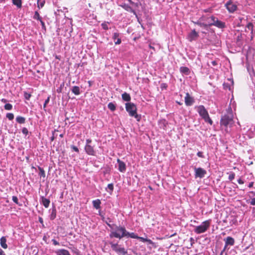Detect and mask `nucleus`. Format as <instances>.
Returning <instances> with one entry per match:
<instances>
[{
    "label": "nucleus",
    "mask_w": 255,
    "mask_h": 255,
    "mask_svg": "<svg viewBox=\"0 0 255 255\" xmlns=\"http://www.w3.org/2000/svg\"><path fill=\"white\" fill-rule=\"evenodd\" d=\"M108 226L112 230L110 237L111 238L113 237L122 239L123 237L128 236L129 233L127 231L126 228L124 227L117 226L115 225H111L107 223Z\"/></svg>",
    "instance_id": "1"
},
{
    "label": "nucleus",
    "mask_w": 255,
    "mask_h": 255,
    "mask_svg": "<svg viewBox=\"0 0 255 255\" xmlns=\"http://www.w3.org/2000/svg\"><path fill=\"white\" fill-rule=\"evenodd\" d=\"M197 111L205 122L209 123L210 125L213 124V121L210 118L208 112L204 106L200 105L198 106L197 107Z\"/></svg>",
    "instance_id": "2"
},
{
    "label": "nucleus",
    "mask_w": 255,
    "mask_h": 255,
    "mask_svg": "<svg viewBox=\"0 0 255 255\" xmlns=\"http://www.w3.org/2000/svg\"><path fill=\"white\" fill-rule=\"evenodd\" d=\"M126 109L130 116L134 117L137 121H139L140 118L137 114V108L135 104L132 103H126Z\"/></svg>",
    "instance_id": "3"
},
{
    "label": "nucleus",
    "mask_w": 255,
    "mask_h": 255,
    "mask_svg": "<svg viewBox=\"0 0 255 255\" xmlns=\"http://www.w3.org/2000/svg\"><path fill=\"white\" fill-rule=\"evenodd\" d=\"M233 121V115L232 112L228 113L224 115L221 119L220 124L227 127L228 126L232 124Z\"/></svg>",
    "instance_id": "4"
},
{
    "label": "nucleus",
    "mask_w": 255,
    "mask_h": 255,
    "mask_svg": "<svg viewBox=\"0 0 255 255\" xmlns=\"http://www.w3.org/2000/svg\"><path fill=\"white\" fill-rule=\"evenodd\" d=\"M210 220H206L204 221L201 225L195 227L194 232L198 234L205 232L210 227Z\"/></svg>",
    "instance_id": "5"
},
{
    "label": "nucleus",
    "mask_w": 255,
    "mask_h": 255,
    "mask_svg": "<svg viewBox=\"0 0 255 255\" xmlns=\"http://www.w3.org/2000/svg\"><path fill=\"white\" fill-rule=\"evenodd\" d=\"M194 171L195 178H203L205 176V174H206L207 173L206 170L201 167H194Z\"/></svg>",
    "instance_id": "6"
},
{
    "label": "nucleus",
    "mask_w": 255,
    "mask_h": 255,
    "mask_svg": "<svg viewBox=\"0 0 255 255\" xmlns=\"http://www.w3.org/2000/svg\"><path fill=\"white\" fill-rule=\"evenodd\" d=\"M225 6L230 13H233L237 9V5L231 0L228 1L225 4Z\"/></svg>",
    "instance_id": "7"
},
{
    "label": "nucleus",
    "mask_w": 255,
    "mask_h": 255,
    "mask_svg": "<svg viewBox=\"0 0 255 255\" xmlns=\"http://www.w3.org/2000/svg\"><path fill=\"white\" fill-rule=\"evenodd\" d=\"M85 150L86 153L89 155H95L96 152L94 150V147L90 144H86L85 146Z\"/></svg>",
    "instance_id": "8"
},
{
    "label": "nucleus",
    "mask_w": 255,
    "mask_h": 255,
    "mask_svg": "<svg viewBox=\"0 0 255 255\" xmlns=\"http://www.w3.org/2000/svg\"><path fill=\"white\" fill-rule=\"evenodd\" d=\"M194 103V99L190 96L188 93H186L185 97V103L187 106H190Z\"/></svg>",
    "instance_id": "9"
},
{
    "label": "nucleus",
    "mask_w": 255,
    "mask_h": 255,
    "mask_svg": "<svg viewBox=\"0 0 255 255\" xmlns=\"http://www.w3.org/2000/svg\"><path fill=\"white\" fill-rule=\"evenodd\" d=\"M117 162L119 164V170L121 172H124L126 170V164L120 159H118Z\"/></svg>",
    "instance_id": "10"
},
{
    "label": "nucleus",
    "mask_w": 255,
    "mask_h": 255,
    "mask_svg": "<svg viewBox=\"0 0 255 255\" xmlns=\"http://www.w3.org/2000/svg\"><path fill=\"white\" fill-rule=\"evenodd\" d=\"M199 36L198 33L195 29L192 30L191 32L188 35V39L190 41L195 40Z\"/></svg>",
    "instance_id": "11"
},
{
    "label": "nucleus",
    "mask_w": 255,
    "mask_h": 255,
    "mask_svg": "<svg viewBox=\"0 0 255 255\" xmlns=\"http://www.w3.org/2000/svg\"><path fill=\"white\" fill-rule=\"evenodd\" d=\"M224 241L226 246H232L235 244V240L233 238L231 237H227L226 238L224 239Z\"/></svg>",
    "instance_id": "12"
},
{
    "label": "nucleus",
    "mask_w": 255,
    "mask_h": 255,
    "mask_svg": "<svg viewBox=\"0 0 255 255\" xmlns=\"http://www.w3.org/2000/svg\"><path fill=\"white\" fill-rule=\"evenodd\" d=\"M208 25H215L219 28H223L225 26V23L219 20L218 19L216 20V23H209Z\"/></svg>",
    "instance_id": "13"
},
{
    "label": "nucleus",
    "mask_w": 255,
    "mask_h": 255,
    "mask_svg": "<svg viewBox=\"0 0 255 255\" xmlns=\"http://www.w3.org/2000/svg\"><path fill=\"white\" fill-rule=\"evenodd\" d=\"M120 34L118 32H115L113 34V38L115 40V44H120L121 43V39L119 38Z\"/></svg>",
    "instance_id": "14"
},
{
    "label": "nucleus",
    "mask_w": 255,
    "mask_h": 255,
    "mask_svg": "<svg viewBox=\"0 0 255 255\" xmlns=\"http://www.w3.org/2000/svg\"><path fill=\"white\" fill-rule=\"evenodd\" d=\"M93 207L96 209L101 208V202L100 199H97L92 201Z\"/></svg>",
    "instance_id": "15"
},
{
    "label": "nucleus",
    "mask_w": 255,
    "mask_h": 255,
    "mask_svg": "<svg viewBox=\"0 0 255 255\" xmlns=\"http://www.w3.org/2000/svg\"><path fill=\"white\" fill-rule=\"evenodd\" d=\"M109 244L111 245L112 250L117 253H118V250H119L121 248L118 244H114L113 242H110Z\"/></svg>",
    "instance_id": "16"
},
{
    "label": "nucleus",
    "mask_w": 255,
    "mask_h": 255,
    "mask_svg": "<svg viewBox=\"0 0 255 255\" xmlns=\"http://www.w3.org/2000/svg\"><path fill=\"white\" fill-rule=\"evenodd\" d=\"M180 71L182 74L186 75H188L190 73V69L187 67H181L180 68Z\"/></svg>",
    "instance_id": "17"
},
{
    "label": "nucleus",
    "mask_w": 255,
    "mask_h": 255,
    "mask_svg": "<svg viewBox=\"0 0 255 255\" xmlns=\"http://www.w3.org/2000/svg\"><path fill=\"white\" fill-rule=\"evenodd\" d=\"M0 245L1 246V247L4 249H6L7 248V245L6 243V239L5 238V237H2L1 238H0Z\"/></svg>",
    "instance_id": "18"
},
{
    "label": "nucleus",
    "mask_w": 255,
    "mask_h": 255,
    "mask_svg": "<svg viewBox=\"0 0 255 255\" xmlns=\"http://www.w3.org/2000/svg\"><path fill=\"white\" fill-rule=\"evenodd\" d=\"M122 97L123 100L126 102H129L131 100L130 95L126 92H125L122 95Z\"/></svg>",
    "instance_id": "19"
},
{
    "label": "nucleus",
    "mask_w": 255,
    "mask_h": 255,
    "mask_svg": "<svg viewBox=\"0 0 255 255\" xmlns=\"http://www.w3.org/2000/svg\"><path fill=\"white\" fill-rule=\"evenodd\" d=\"M71 91L75 95H79L80 94V88L78 86H73Z\"/></svg>",
    "instance_id": "20"
},
{
    "label": "nucleus",
    "mask_w": 255,
    "mask_h": 255,
    "mask_svg": "<svg viewBox=\"0 0 255 255\" xmlns=\"http://www.w3.org/2000/svg\"><path fill=\"white\" fill-rule=\"evenodd\" d=\"M42 203L43 205L45 208H48L49 206L50 200L48 199H46L43 197H42Z\"/></svg>",
    "instance_id": "21"
},
{
    "label": "nucleus",
    "mask_w": 255,
    "mask_h": 255,
    "mask_svg": "<svg viewBox=\"0 0 255 255\" xmlns=\"http://www.w3.org/2000/svg\"><path fill=\"white\" fill-rule=\"evenodd\" d=\"M12 3L16 5L17 8H21L22 6L21 0H12Z\"/></svg>",
    "instance_id": "22"
},
{
    "label": "nucleus",
    "mask_w": 255,
    "mask_h": 255,
    "mask_svg": "<svg viewBox=\"0 0 255 255\" xmlns=\"http://www.w3.org/2000/svg\"><path fill=\"white\" fill-rule=\"evenodd\" d=\"M16 122L19 124H24L25 122V119L21 116H18L16 118Z\"/></svg>",
    "instance_id": "23"
},
{
    "label": "nucleus",
    "mask_w": 255,
    "mask_h": 255,
    "mask_svg": "<svg viewBox=\"0 0 255 255\" xmlns=\"http://www.w3.org/2000/svg\"><path fill=\"white\" fill-rule=\"evenodd\" d=\"M108 107L112 111H115L116 109V105L112 102H110L108 104Z\"/></svg>",
    "instance_id": "24"
},
{
    "label": "nucleus",
    "mask_w": 255,
    "mask_h": 255,
    "mask_svg": "<svg viewBox=\"0 0 255 255\" xmlns=\"http://www.w3.org/2000/svg\"><path fill=\"white\" fill-rule=\"evenodd\" d=\"M38 170H39V175L40 177H43V178H45V173L44 169L39 166L38 167Z\"/></svg>",
    "instance_id": "25"
},
{
    "label": "nucleus",
    "mask_w": 255,
    "mask_h": 255,
    "mask_svg": "<svg viewBox=\"0 0 255 255\" xmlns=\"http://www.w3.org/2000/svg\"><path fill=\"white\" fill-rule=\"evenodd\" d=\"M119 255H126L127 254V251L124 248H121L117 253Z\"/></svg>",
    "instance_id": "26"
},
{
    "label": "nucleus",
    "mask_w": 255,
    "mask_h": 255,
    "mask_svg": "<svg viewBox=\"0 0 255 255\" xmlns=\"http://www.w3.org/2000/svg\"><path fill=\"white\" fill-rule=\"evenodd\" d=\"M33 18L35 19H37L38 20H41V16H40V14L38 12V11H35V13H34V16H33Z\"/></svg>",
    "instance_id": "27"
},
{
    "label": "nucleus",
    "mask_w": 255,
    "mask_h": 255,
    "mask_svg": "<svg viewBox=\"0 0 255 255\" xmlns=\"http://www.w3.org/2000/svg\"><path fill=\"white\" fill-rule=\"evenodd\" d=\"M194 23L195 24H197V25H199L200 26H203V27H206L209 26L208 25V24H206V23H202V22H199V21L194 22Z\"/></svg>",
    "instance_id": "28"
},
{
    "label": "nucleus",
    "mask_w": 255,
    "mask_h": 255,
    "mask_svg": "<svg viewBox=\"0 0 255 255\" xmlns=\"http://www.w3.org/2000/svg\"><path fill=\"white\" fill-rule=\"evenodd\" d=\"M247 28H248L249 30H250L251 31L252 33H253L254 25L252 23L249 22L247 25Z\"/></svg>",
    "instance_id": "29"
},
{
    "label": "nucleus",
    "mask_w": 255,
    "mask_h": 255,
    "mask_svg": "<svg viewBox=\"0 0 255 255\" xmlns=\"http://www.w3.org/2000/svg\"><path fill=\"white\" fill-rule=\"evenodd\" d=\"M4 108L6 110H11L12 108V106L10 104L7 103L4 105Z\"/></svg>",
    "instance_id": "30"
},
{
    "label": "nucleus",
    "mask_w": 255,
    "mask_h": 255,
    "mask_svg": "<svg viewBox=\"0 0 255 255\" xmlns=\"http://www.w3.org/2000/svg\"><path fill=\"white\" fill-rule=\"evenodd\" d=\"M6 117L9 120H12L14 119V115L12 113H7L6 115Z\"/></svg>",
    "instance_id": "31"
},
{
    "label": "nucleus",
    "mask_w": 255,
    "mask_h": 255,
    "mask_svg": "<svg viewBox=\"0 0 255 255\" xmlns=\"http://www.w3.org/2000/svg\"><path fill=\"white\" fill-rule=\"evenodd\" d=\"M146 242H147L149 244L151 245L154 248H156L155 243L153 242L151 240L147 239V240H146Z\"/></svg>",
    "instance_id": "32"
},
{
    "label": "nucleus",
    "mask_w": 255,
    "mask_h": 255,
    "mask_svg": "<svg viewBox=\"0 0 255 255\" xmlns=\"http://www.w3.org/2000/svg\"><path fill=\"white\" fill-rule=\"evenodd\" d=\"M127 237H130L131 238H133V239H137L138 238V237L134 233H132L131 234L129 233V235L127 236Z\"/></svg>",
    "instance_id": "33"
},
{
    "label": "nucleus",
    "mask_w": 255,
    "mask_h": 255,
    "mask_svg": "<svg viewBox=\"0 0 255 255\" xmlns=\"http://www.w3.org/2000/svg\"><path fill=\"white\" fill-rule=\"evenodd\" d=\"M24 96L25 99L28 100L30 98L31 95L30 94H29L26 92H24Z\"/></svg>",
    "instance_id": "34"
},
{
    "label": "nucleus",
    "mask_w": 255,
    "mask_h": 255,
    "mask_svg": "<svg viewBox=\"0 0 255 255\" xmlns=\"http://www.w3.org/2000/svg\"><path fill=\"white\" fill-rule=\"evenodd\" d=\"M40 0H37V4H38V7H39V8H40V7H42L43 6H44V4L45 3V1H41L40 3H39V2H40Z\"/></svg>",
    "instance_id": "35"
},
{
    "label": "nucleus",
    "mask_w": 255,
    "mask_h": 255,
    "mask_svg": "<svg viewBox=\"0 0 255 255\" xmlns=\"http://www.w3.org/2000/svg\"><path fill=\"white\" fill-rule=\"evenodd\" d=\"M108 188L110 190V192H112L114 190V185L113 183H110L108 185Z\"/></svg>",
    "instance_id": "36"
},
{
    "label": "nucleus",
    "mask_w": 255,
    "mask_h": 255,
    "mask_svg": "<svg viewBox=\"0 0 255 255\" xmlns=\"http://www.w3.org/2000/svg\"><path fill=\"white\" fill-rule=\"evenodd\" d=\"M12 200L13 202H14L15 204H16L17 205L19 204L18 198L16 196H13L12 197Z\"/></svg>",
    "instance_id": "37"
},
{
    "label": "nucleus",
    "mask_w": 255,
    "mask_h": 255,
    "mask_svg": "<svg viewBox=\"0 0 255 255\" xmlns=\"http://www.w3.org/2000/svg\"><path fill=\"white\" fill-rule=\"evenodd\" d=\"M64 85V84L63 83L60 85V87L58 88L56 90L57 93H60L62 92V88H63Z\"/></svg>",
    "instance_id": "38"
},
{
    "label": "nucleus",
    "mask_w": 255,
    "mask_h": 255,
    "mask_svg": "<svg viewBox=\"0 0 255 255\" xmlns=\"http://www.w3.org/2000/svg\"><path fill=\"white\" fill-rule=\"evenodd\" d=\"M235 174L234 172H232L229 176V179L230 180H232L235 178Z\"/></svg>",
    "instance_id": "39"
},
{
    "label": "nucleus",
    "mask_w": 255,
    "mask_h": 255,
    "mask_svg": "<svg viewBox=\"0 0 255 255\" xmlns=\"http://www.w3.org/2000/svg\"><path fill=\"white\" fill-rule=\"evenodd\" d=\"M22 132L25 134L27 135L28 133V130L27 128H23L22 129Z\"/></svg>",
    "instance_id": "40"
},
{
    "label": "nucleus",
    "mask_w": 255,
    "mask_h": 255,
    "mask_svg": "<svg viewBox=\"0 0 255 255\" xmlns=\"http://www.w3.org/2000/svg\"><path fill=\"white\" fill-rule=\"evenodd\" d=\"M56 217V211L55 210H53L52 211L51 215V219L53 220Z\"/></svg>",
    "instance_id": "41"
},
{
    "label": "nucleus",
    "mask_w": 255,
    "mask_h": 255,
    "mask_svg": "<svg viewBox=\"0 0 255 255\" xmlns=\"http://www.w3.org/2000/svg\"><path fill=\"white\" fill-rule=\"evenodd\" d=\"M101 25H102L103 28L105 30H108L109 29L108 24L106 23H102Z\"/></svg>",
    "instance_id": "42"
},
{
    "label": "nucleus",
    "mask_w": 255,
    "mask_h": 255,
    "mask_svg": "<svg viewBox=\"0 0 255 255\" xmlns=\"http://www.w3.org/2000/svg\"><path fill=\"white\" fill-rule=\"evenodd\" d=\"M71 148L75 152H79V150L77 147L75 145H71Z\"/></svg>",
    "instance_id": "43"
},
{
    "label": "nucleus",
    "mask_w": 255,
    "mask_h": 255,
    "mask_svg": "<svg viewBox=\"0 0 255 255\" xmlns=\"http://www.w3.org/2000/svg\"><path fill=\"white\" fill-rule=\"evenodd\" d=\"M40 22L41 24L42 25V28L45 31L46 28V26L45 25L44 22L42 21V19L40 20Z\"/></svg>",
    "instance_id": "44"
},
{
    "label": "nucleus",
    "mask_w": 255,
    "mask_h": 255,
    "mask_svg": "<svg viewBox=\"0 0 255 255\" xmlns=\"http://www.w3.org/2000/svg\"><path fill=\"white\" fill-rule=\"evenodd\" d=\"M50 100V97H48L47 99L45 101V102L43 105V108H45L46 106V105L49 103Z\"/></svg>",
    "instance_id": "45"
},
{
    "label": "nucleus",
    "mask_w": 255,
    "mask_h": 255,
    "mask_svg": "<svg viewBox=\"0 0 255 255\" xmlns=\"http://www.w3.org/2000/svg\"><path fill=\"white\" fill-rule=\"evenodd\" d=\"M211 22L210 23H216V20L217 19L214 16H212L211 17Z\"/></svg>",
    "instance_id": "46"
},
{
    "label": "nucleus",
    "mask_w": 255,
    "mask_h": 255,
    "mask_svg": "<svg viewBox=\"0 0 255 255\" xmlns=\"http://www.w3.org/2000/svg\"><path fill=\"white\" fill-rule=\"evenodd\" d=\"M137 239H139L140 241H141L142 242H146V240H147V239H146V238H144L143 237H138V238Z\"/></svg>",
    "instance_id": "47"
},
{
    "label": "nucleus",
    "mask_w": 255,
    "mask_h": 255,
    "mask_svg": "<svg viewBox=\"0 0 255 255\" xmlns=\"http://www.w3.org/2000/svg\"><path fill=\"white\" fill-rule=\"evenodd\" d=\"M197 155L199 157H201V158H203L204 157V155L203 154V152H201V151L198 152Z\"/></svg>",
    "instance_id": "48"
},
{
    "label": "nucleus",
    "mask_w": 255,
    "mask_h": 255,
    "mask_svg": "<svg viewBox=\"0 0 255 255\" xmlns=\"http://www.w3.org/2000/svg\"><path fill=\"white\" fill-rule=\"evenodd\" d=\"M52 242H53V244L55 245V246H56V245H59V242H58L57 241H56L55 239H53L52 240Z\"/></svg>",
    "instance_id": "49"
},
{
    "label": "nucleus",
    "mask_w": 255,
    "mask_h": 255,
    "mask_svg": "<svg viewBox=\"0 0 255 255\" xmlns=\"http://www.w3.org/2000/svg\"><path fill=\"white\" fill-rule=\"evenodd\" d=\"M125 8L128 11L132 10V8L129 6H125Z\"/></svg>",
    "instance_id": "50"
},
{
    "label": "nucleus",
    "mask_w": 255,
    "mask_h": 255,
    "mask_svg": "<svg viewBox=\"0 0 255 255\" xmlns=\"http://www.w3.org/2000/svg\"><path fill=\"white\" fill-rule=\"evenodd\" d=\"M238 182L240 184H243L245 183V182L241 178L238 180Z\"/></svg>",
    "instance_id": "51"
},
{
    "label": "nucleus",
    "mask_w": 255,
    "mask_h": 255,
    "mask_svg": "<svg viewBox=\"0 0 255 255\" xmlns=\"http://www.w3.org/2000/svg\"><path fill=\"white\" fill-rule=\"evenodd\" d=\"M250 204L252 205H255V198L252 199L251 201L250 202Z\"/></svg>",
    "instance_id": "52"
},
{
    "label": "nucleus",
    "mask_w": 255,
    "mask_h": 255,
    "mask_svg": "<svg viewBox=\"0 0 255 255\" xmlns=\"http://www.w3.org/2000/svg\"><path fill=\"white\" fill-rule=\"evenodd\" d=\"M211 64L214 66H215L217 65V64H218L216 60L212 61L211 62Z\"/></svg>",
    "instance_id": "53"
},
{
    "label": "nucleus",
    "mask_w": 255,
    "mask_h": 255,
    "mask_svg": "<svg viewBox=\"0 0 255 255\" xmlns=\"http://www.w3.org/2000/svg\"><path fill=\"white\" fill-rule=\"evenodd\" d=\"M228 246H226V244H225L224 248L223 250H222V251L221 252V255H222V254H223V252H224L226 251V249H227V247H228Z\"/></svg>",
    "instance_id": "54"
},
{
    "label": "nucleus",
    "mask_w": 255,
    "mask_h": 255,
    "mask_svg": "<svg viewBox=\"0 0 255 255\" xmlns=\"http://www.w3.org/2000/svg\"><path fill=\"white\" fill-rule=\"evenodd\" d=\"M92 142V140L90 138L86 139V144H90Z\"/></svg>",
    "instance_id": "55"
},
{
    "label": "nucleus",
    "mask_w": 255,
    "mask_h": 255,
    "mask_svg": "<svg viewBox=\"0 0 255 255\" xmlns=\"http://www.w3.org/2000/svg\"><path fill=\"white\" fill-rule=\"evenodd\" d=\"M254 184V182H253V181L251 182L249 184V187L252 188Z\"/></svg>",
    "instance_id": "56"
},
{
    "label": "nucleus",
    "mask_w": 255,
    "mask_h": 255,
    "mask_svg": "<svg viewBox=\"0 0 255 255\" xmlns=\"http://www.w3.org/2000/svg\"><path fill=\"white\" fill-rule=\"evenodd\" d=\"M0 255H5L4 252L0 248Z\"/></svg>",
    "instance_id": "57"
},
{
    "label": "nucleus",
    "mask_w": 255,
    "mask_h": 255,
    "mask_svg": "<svg viewBox=\"0 0 255 255\" xmlns=\"http://www.w3.org/2000/svg\"><path fill=\"white\" fill-rule=\"evenodd\" d=\"M38 220L40 223L43 224V219L41 217H39Z\"/></svg>",
    "instance_id": "58"
},
{
    "label": "nucleus",
    "mask_w": 255,
    "mask_h": 255,
    "mask_svg": "<svg viewBox=\"0 0 255 255\" xmlns=\"http://www.w3.org/2000/svg\"><path fill=\"white\" fill-rule=\"evenodd\" d=\"M190 242H191V246H192L193 243H194V239L193 238H190Z\"/></svg>",
    "instance_id": "59"
},
{
    "label": "nucleus",
    "mask_w": 255,
    "mask_h": 255,
    "mask_svg": "<svg viewBox=\"0 0 255 255\" xmlns=\"http://www.w3.org/2000/svg\"><path fill=\"white\" fill-rule=\"evenodd\" d=\"M1 101L2 102L4 103L7 102V100L5 99H2Z\"/></svg>",
    "instance_id": "60"
},
{
    "label": "nucleus",
    "mask_w": 255,
    "mask_h": 255,
    "mask_svg": "<svg viewBox=\"0 0 255 255\" xmlns=\"http://www.w3.org/2000/svg\"><path fill=\"white\" fill-rule=\"evenodd\" d=\"M55 139V137L54 136V135H53V136L51 137V141H53Z\"/></svg>",
    "instance_id": "61"
},
{
    "label": "nucleus",
    "mask_w": 255,
    "mask_h": 255,
    "mask_svg": "<svg viewBox=\"0 0 255 255\" xmlns=\"http://www.w3.org/2000/svg\"><path fill=\"white\" fill-rule=\"evenodd\" d=\"M149 47L150 48H151V49H153V50H155L154 47H153V46H152L151 45H149Z\"/></svg>",
    "instance_id": "62"
},
{
    "label": "nucleus",
    "mask_w": 255,
    "mask_h": 255,
    "mask_svg": "<svg viewBox=\"0 0 255 255\" xmlns=\"http://www.w3.org/2000/svg\"><path fill=\"white\" fill-rule=\"evenodd\" d=\"M176 234V233H175L174 234H172V235H171L169 236V238H171V237H173V236H175Z\"/></svg>",
    "instance_id": "63"
},
{
    "label": "nucleus",
    "mask_w": 255,
    "mask_h": 255,
    "mask_svg": "<svg viewBox=\"0 0 255 255\" xmlns=\"http://www.w3.org/2000/svg\"><path fill=\"white\" fill-rule=\"evenodd\" d=\"M176 103H177L178 105H182V103H181V102H177H177H176Z\"/></svg>",
    "instance_id": "64"
}]
</instances>
